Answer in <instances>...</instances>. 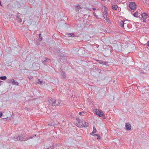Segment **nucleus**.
<instances>
[{"instance_id": "4be33fe9", "label": "nucleus", "mask_w": 149, "mask_h": 149, "mask_svg": "<svg viewBox=\"0 0 149 149\" xmlns=\"http://www.w3.org/2000/svg\"><path fill=\"white\" fill-rule=\"evenodd\" d=\"M95 135H96L97 136V139H100V136L99 134H95Z\"/></svg>"}, {"instance_id": "cd10ccee", "label": "nucleus", "mask_w": 149, "mask_h": 149, "mask_svg": "<svg viewBox=\"0 0 149 149\" xmlns=\"http://www.w3.org/2000/svg\"><path fill=\"white\" fill-rule=\"evenodd\" d=\"M42 83V81H39L38 82V83L39 84H41Z\"/></svg>"}, {"instance_id": "9b49d317", "label": "nucleus", "mask_w": 149, "mask_h": 149, "mask_svg": "<svg viewBox=\"0 0 149 149\" xmlns=\"http://www.w3.org/2000/svg\"><path fill=\"white\" fill-rule=\"evenodd\" d=\"M112 8L113 10H119V8H118V6L115 5H114L112 6Z\"/></svg>"}, {"instance_id": "f8f14e48", "label": "nucleus", "mask_w": 149, "mask_h": 149, "mask_svg": "<svg viewBox=\"0 0 149 149\" xmlns=\"http://www.w3.org/2000/svg\"><path fill=\"white\" fill-rule=\"evenodd\" d=\"M56 50V52H54L55 53V54H56L58 56L60 55V53H61L60 52L59 49V48H57V50Z\"/></svg>"}, {"instance_id": "c85d7f7f", "label": "nucleus", "mask_w": 149, "mask_h": 149, "mask_svg": "<svg viewBox=\"0 0 149 149\" xmlns=\"http://www.w3.org/2000/svg\"><path fill=\"white\" fill-rule=\"evenodd\" d=\"M68 36L69 37H70L71 36V33H68Z\"/></svg>"}, {"instance_id": "aec40b11", "label": "nucleus", "mask_w": 149, "mask_h": 149, "mask_svg": "<svg viewBox=\"0 0 149 149\" xmlns=\"http://www.w3.org/2000/svg\"><path fill=\"white\" fill-rule=\"evenodd\" d=\"M13 81V79H9L7 80V82L8 83H12Z\"/></svg>"}, {"instance_id": "a19ab883", "label": "nucleus", "mask_w": 149, "mask_h": 149, "mask_svg": "<svg viewBox=\"0 0 149 149\" xmlns=\"http://www.w3.org/2000/svg\"><path fill=\"white\" fill-rule=\"evenodd\" d=\"M148 0H145L146 1L145 2L146 3V1H148ZM148 1H149V0H148Z\"/></svg>"}, {"instance_id": "f3484780", "label": "nucleus", "mask_w": 149, "mask_h": 149, "mask_svg": "<svg viewBox=\"0 0 149 149\" xmlns=\"http://www.w3.org/2000/svg\"><path fill=\"white\" fill-rule=\"evenodd\" d=\"M13 84L15 85H16L17 86H18L19 85V83L17 81H15V80L13 79V81L12 83Z\"/></svg>"}, {"instance_id": "c756f323", "label": "nucleus", "mask_w": 149, "mask_h": 149, "mask_svg": "<svg viewBox=\"0 0 149 149\" xmlns=\"http://www.w3.org/2000/svg\"><path fill=\"white\" fill-rule=\"evenodd\" d=\"M28 78L30 79H32L33 78V77L30 76H29Z\"/></svg>"}, {"instance_id": "0eeeda50", "label": "nucleus", "mask_w": 149, "mask_h": 149, "mask_svg": "<svg viewBox=\"0 0 149 149\" xmlns=\"http://www.w3.org/2000/svg\"><path fill=\"white\" fill-rule=\"evenodd\" d=\"M50 62V59L47 58H44L42 61V63L45 65H46L47 63H49Z\"/></svg>"}, {"instance_id": "dca6fc26", "label": "nucleus", "mask_w": 149, "mask_h": 149, "mask_svg": "<svg viewBox=\"0 0 149 149\" xmlns=\"http://www.w3.org/2000/svg\"><path fill=\"white\" fill-rule=\"evenodd\" d=\"M133 15L134 17H138V12L137 11H136L133 14Z\"/></svg>"}, {"instance_id": "4c0bfd02", "label": "nucleus", "mask_w": 149, "mask_h": 149, "mask_svg": "<svg viewBox=\"0 0 149 149\" xmlns=\"http://www.w3.org/2000/svg\"><path fill=\"white\" fill-rule=\"evenodd\" d=\"M39 37H41V33H40V34H39Z\"/></svg>"}, {"instance_id": "7c9ffc66", "label": "nucleus", "mask_w": 149, "mask_h": 149, "mask_svg": "<svg viewBox=\"0 0 149 149\" xmlns=\"http://www.w3.org/2000/svg\"><path fill=\"white\" fill-rule=\"evenodd\" d=\"M95 133H93V132H92L91 133V134L92 135L94 136L95 135V134H94Z\"/></svg>"}, {"instance_id": "f704fd0d", "label": "nucleus", "mask_w": 149, "mask_h": 149, "mask_svg": "<svg viewBox=\"0 0 149 149\" xmlns=\"http://www.w3.org/2000/svg\"><path fill=\"white\" fill-rule=\"evenodd\" d=\"M71 33V36H72V37L75 36L74 35V34L73 33Z\"/></svg>"}, {"instance_id": "a878e982", "label": "nucleus", "mask_w": 149, "mask_h": 149, "mask_svg": "<svg viewBox=\"0 0 149 149\" xmlns=\"http://www.w3.org/2000/svg\"><path fill=\"white\" fill-rule=\"evenodd\" d=\"M34 136H30L29 137H26V138H28V139H32L33 138V137H34Z\"/></svg>"}, {"instance_id": "412c9836", "label": "nucleus", "mask_w": 149, "mask_h": 149, "mask_svg": "<svg viewBox=\"0 0 149 149\" xmlns=\"http://www.w3.org/2000/svg\"><path fill=\"white\" fill-rule=\"evenodd\" d=\"M84 125L83 126V127H86L88 126V123H86V122L85 123H84Z\"/></svg>"}, {"instance_id": "b1692460", "label": "nucleus", "mask_w": 149, "mask_h": 149, "mask_svg": "<svg viewBox=\"0 0 149 149\" xmlns=\"http://www.w3.org/2000/svg\"><path fill=\"white\" fill-rule=\"evenodd\" d=\"M107 15H103V17L106 20L107 18Z\"/></svg>"}, {"instance_id": "f257e3e1", "label": "nucleus", "mask_w": 149, "mask_h": 149, "mask_svg": "<svg viewBox=\"0 0 149 149\" xmlns=\"http://www.w3.org/2000/svg\"><path fill=\"white\" fill-rule=\"evenodd\" d=\"M49 102V104L52 105L53 106L58 105H60V102L58 101V103H56V100L54 99H52L51 97H49L48 99Z\"/></svg>"}, {"instance_id": "6e6552de", "label": "nucleus", "mask_w": 149, "mask_h": 149, "mask_svg": "<svg viewBox=\"0 0 149 149\" xmlns=\"http://www.w3.org/2000/svg\"><path fill=\"white\" fill-rule=\"evenodd\" d=\"M125 127L127 130H130L131 128V125L129 123H127L126 124Z\"/></svg>"}, {"instance_id": "ddd939ff", "label": "nucleus", "mask_w": 149, "mask_h": 149, "mask_svg": "<svg viewBox=\"0 0 149 149\" xmlns=\"http://www.w3.org/2000/svg\"><path fill=\"white\" fill-rule=\"evenodd\" d=\"M97 61L99 63L102 64L103 65H106L107 64V62L105 61L103 62L101 60H98Z\"/></svg>"}, {"instance_id": "1a4fd4ad", "label": "nucleus", "mask_w": 149, "mask_h": 149, "mask_svg": "<svg viewBox=\"0 0 149 149\" xmlns=\"http://www.w3.org/2000/svg\"><path fill=\"white\" fill-rule=\"evenodd\" d=\"M16 19L17 21L19 22H21L22 21V20L21 19L20 17L18 14H17L16 15Z\"/></svg>"}, {"instance_id": "bb28decb", "label": "nucleus", "mask_w": 149, "mask_h": 149, "mask_svg": "<svg viewBox=\"0 0 149 149\" xmlns=\"http://www.w3.org/2000/svg\"><path fill=\"white\" fill-rule=\"evenodd\" d=\"M38 40L39 41H40L42 40V37H39V38L38 39Z\"/></svg>"}, {"instance_id": "37998d69", "label": "nucleus", "mask_w": 149, "mask_h": 149, "mask_svg": "<svg viewBox=\"0 0 149 149\" xmlns=\"http://www.w3.org/2000/svg\"><path fill=\"white\" fill-rule=\"evenodd\" d=\"M34 136H36V134H35Z\"/></svg>"}, {"instance_id": "58836bf2", "label": "nucleus", "mask_w": 149, "mask_h": 149, "mask_svg": "<svg viewBox=\"0 0 149 149\" xmlns=\"http://www.w3.org/2000/svg\"><path fill=\"white\" fill-rule=\"evenodd\" d=\"M127 25H128L127 26H131V25L130 24H128Z\"/></svg>"}, {"instance_id": "e433bc0d", "label": "nucleus", "mask_w": 149, "mask_h": 149, "mask_svg": "<svg viewBox=\"0 0 149 149\" xmlns=\"http://www.w3.org/2000/svg\"><path fill=\"white\" fill-rule=\"evenodd\" d=\"M58 101H59L58 100H56V103H57V104L58 103Z\"/></svg>"}, {"instance_id": "c9c22d12", "label": "nucleus", "mask_w": 149, "mask_h": 149, "mask_svg": "<svg viewBox=\"0 0 149 149\" xmlns=\"http://www.w3.org/2000/svg\"><path fill=\"white\" fill-rule=\"evenodd\" d=\"M2 115V113L1 112H0V118L1 117Z\"/></svg>"}, {"instance_id": "ea45409f", "label": "nucleus", "mask_w": 149, "mask_h": 149, "mask_svg": "<svg viewBox=\"0 0 149 149\" xmlns=\"http://www.w3.org/2000/svg\"><path fill=\"white\" fill-rule=\"evenodd\" d=\"M92 10H95V8H93L92 9Z\"/></svg>"}, {"instance_id": "473e14b6", "label": "nucleus", "mask_w": 149, "mask_h": 149, "mask_svg": "<svg viewBox=\"0 0 149 149\" xmlns=\"http://www.w3.org/2000/svg\"><path fill=\"white\" fill-rule=\"evenodd\" d=\"M93 13L94 15L95 16V17H96V18H97L98 16L97 15H96V14L95 13L93 12Z\"/></svg>"}, {"instance_id": "4468645a", "label": "nucleus", "mask_w": 149, "mask_h": 149, "mask_svg": "<svg viewBox=\"0 0 149 149\" xmlns=\"http://www.w3.org/2000/svg\"><path fill=\"white\" fill-rule=\"evenodd\" d=\"M107 8L105 6L104 7V11L103 12V15H107V11L106 10Z\"/></svg>"}, {"instance_id": "423d86ee", "label": "nucleus", "mask_w": 149, "mask_h": 149, "mask_svg": "<svg viewBox=\"0 0 149 149\" xmlns=\"http://www.w3.org/2000/svg\"><path fill=\"white\" fill-rule=\"evenodd\" d=\"M96 114L100 117H102L103 119L105 118V117L104 116V114L102 111L100 110H98V111H96Z\"/></svg>"}, {"instance_id": "20e7f679", "label": "nucleus", "mask_w": 149, "mask_h": 149, "mask_svg": "<svg viewBox=\"0 0 149 149\" xmlns=\"http://www.w3.org/2000/svg\"><path fill=\"white\" fill-rule=\"evenodd\" d=\"M140 18H143V22H146L147 21V18L148 17V16L146 13H143L141 14V17L139 16Z\"/></svg>"}, {"instance_id": "79ce46f5", "label": "nucleus", "mask_w": 149, "mask_h": 149, "mask_svg": "<svg viewBox=\"0 0 149 149\" xmlns=\"http://www.w3.org/2000/svg\"><path fill=\"white\" fill-rule=\"evenodd\" d=\"M3 82V81H0V83H1V82Z\"/></svg>"}, {"instance_id": "72a5a7b5", "label": "nucleus", "mask_w": 149, "mask_h": 149, "mask_svg": "<svg viewBox=\"0 0 149 149\" xmlns=\"http://www.w3.org/2000/svg\"><path fill=\"white\" fill-rule=\"evenodd\" d=\"M82 112L83 113L84 112L83 111V112H79V115H81L82 114Z\"/></svg>"}, {"instance_id": "9d476101", "label": "nucleus", "mask_w": 149, "mask_h": 149, "mask_svg": "<svg viewBox=\"0 0 149 149\" xmlns=\"http://www.w3.org/2000/svg\"><path fill=\"white\" fill-rule=\"evenodd\" d=\"M66 75L65 72L63 71H62L61 73V78L63 79H64L66 77Z\"/></svg>"}, {"instance_id": "5701e85b", "label": "nucleus", "mask_w": 149, "mask_h": 149, "mask_svg": "<svg viewBox=\"0 0 149 149\" xmlns=\"http://www.w3.org/2000/svg\"><path fill=\"white\" fill-rule=\"evenodd\" d=\"M97 131V130H96V128L95 127V126L93 127V133H96V132Z\"/></svg>"}, {"instance_id": "7ed1b4c3", "label": "nucleus", "mask_w": 149, "mask_h": 149, "mask_svg": "<svg viewBox=\"0 0 149 149\" xmlns=\"http://www.w3.org/2000/svg\"><path fill=\"white\" fill-rule=\"evenodd\" d=\"M13 139H15V140L17 141L18 140H21L22 141H25L28 139V138H25L23 136V135H19L17 137L15 138V137L13 138Z\"/></svg>"}, {"instance_id": "a211bd4d", "label": "nucleus", "mask_w": 149, "mask_h": 149, "mask_svg": "<svg viewBox=\"0 0 149 149\" xmlns=\"http://www.w3.org/2000/svg\"><path fill=\"white\" fill-rule=\"evenodd\" d=\"M7 79V77L6 76H3L0 77V79L2 80H5Z\"/></svg>"}, {"instance_id": "393cba45", "label": "nucleus", "mask_w": 149, "mask_h": 149, "mask_svg": "<svg viewBox=\"0 0 149 149\" xmlns=\"http://www.w3.org/2000/svg\"><path fill=\"white\" fill-rule=\"evenodd\" d=\"M123 21L124 22V25H126L128 23V20H124Z\"/></svg>"}, {"instance_id": "f03ea898", "label": "nucleus", "mask_w": 149, "mask_h": 149, "mask_svg": "<svg viewBox=\"0 0 149 149\" xmlns=\"http://www.w3.org/2000/svg\"><path fill=\"white\" fill-rule=\"evenodd\" d=\"M76 120L78 122V127H83L84 124L86 122L84 120L79 118H77Z\"/></svg>"}, {"instance_id": "2f4dec72", "label": "nucleus", "mask_w": 149, "mask_h": 149, "mask_svg": "<svg viewBox=\"0 0 149 149\" xmlns=\"http://www.w3.org/2000/svg\"><path fill=\"white\" fill-rule=\"evenodd\" d=\"M147 45L149 47V41H148L146 43Z\"/></svg>"}, {"instance_id": "39448f33", "label": "nucleus", "mask_w": 149, "mask_h": 149, "mask_svg": "<svg viewBox=\"0 0 149 149\" xmlns=\"http://www.w3.org/2000/svg\"><path fill=\"white\" fill-rule=\"evenodd\" d=\"M130 8L132 10H134L136 9V4L134 2L130 3L129 5Z\"/></svg>"}, {"instance_id": "2eb2a0df", "label": "nucleus", "mask_w": 149, "mask_h": 149, "mask_svg": "<svg viewBox=\"0 0 149 149\" xmlns=\"http://www.w3.org/2000/svg\"><path fill=\"white\" fill-rule=\"evenodd\" d=\"M124 22L123 21V20L122 21H121L120 22V25L121 26H122L123 28H124Z\"/></svg>"}, {"instance_id": "6ab92c4d", "label": "nucleus", "mask_w": 149, "mask_h": 149, "mask_svg": "<svg viewBox=\"0 0 149 149\" xmlns=\"http://www.w3.org/2000/svg\"><path fill=\"white\" fill-rule=\"evenodd\" d=\"M81 7L80 6H77L75 9V10L76 11H78L81 8Z\"/></svg>"}]
</instances>
